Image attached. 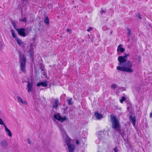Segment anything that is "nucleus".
Here are the masks:
<instances>
[{
	"instance_id": "f257e3e1",
	"label": "nucleus",
	"mask_w": 152,
	"mask_h": 152,
	"mask_svg": "<svg viewBox=\"0 0 152 152\" xmlns=\"http://www.w3.org/2000/svg\"><path fill=\"white\" fill-rule=\"evenodd\" d=\"M129 55L125 54L124 56H119L118 58L119 66L117 67L118 70L124 72L132 73L134 71L132 68V65L130 61H126V59Z\"/></svg>"
},
{
	"instance_id": "f03ea898",
	"label": "nucleus",
	"mask_w": 152,
	"mask_h": 152,
	"mask_svg": "<svg viewBox=\"0 0 152 152\" xmlns=\"http://www.w3.org/2000/svg\"><path fill=\"white\" fill-rule=\"evenodd\" d=\"M19 62L20 63V69L23 73H25V66L26 65V59L23 54L21 53L20 52H19Z\"/></svg>"
},
{
	"instance_id": "7ed1b4c3",
	"label": "nucleus",
	"mask_w": 152,
	"mask_h": 152,
	"mask_svg": "<svg viewBox=\"0 0 152 152\" xmlns=\"http://www.w3.org/2000/svg\"><path fill=\"white\" fill-rule=\"evenodd\" d=\"M111 121L112 123V128L116 130L119 132L121 131L120 127V124L118 120L117 119L115 116L113 115L110 116Z\"/></svg>"
},
{
	"instance_id": "20e7f679",
	"label": "nucleus",
	"mask_w": 152,
	"mask_h": 152,
	"mask_svg": "<svg viewBox=\"0 0 152 152\" xmlns=\"http://www.w3.org/2000/svg\"><path fill=\"white\" fill-rule=\"evenodd\" d=\"M71 139L69 137H67L64 139V141L68 146L69 152H74L75 146L73 144H71Z\"/></svg>"
},
{
	"instance_id": "39448f33",
	"label": "nucleus",
	"mask_w": 152,
	"mask_h": 152,
	"mask_svg": "<svg viewBox=\"0 0 152 152\" xmlns=\"http://www.w3.org/2000/svg\"><path fill=\"white\" fill-rule=\"evenodd\" d=\"M16 30L20 35L23 37H25L26 36V34L25 32V30L24 28H16Z\"/></svg>"
},
{
	"instance_id": "423d86ee",
	"label": "nucleus",
	"mask_w": 152,
	"mask_h": 152,
	"mask_svg": "<svg viewBox=\"0 0 152 152\" xmlns=\"http://www.w3.org/2000/svg\"><path fill=\"white\" fill-rule=\"evenodd\" d=\"M54 117L56 119L58 120V121H60L61 122H62L64 121L67 120V118L66 116H64L63 117H62L59 115V114H58V115H54Z\"/></svg>"
},
{
	"instance_id": "0eeeda50",
	"label": "nucleus",
	"mask_w": 152,
	"mask_h": 152,
	"mask_svg": "<svg viewBox=\"0 0 152 152\" xmlns=\"http://www.w3.org/2000/svg\"><path fill=\"white\" fill-rule=\"evenodd\" d=\"M27 91L30 93L32 90L33 88V84L32 82L28 81L27 84Z\"/></svg>"
},
{
	"instance_id": "6e6552de",
	"label": "nucleus",
	"mask_w": 152,
	"mask_h": 152,
	"mask_svg": "<svg viewBox=\"0 0 152 152\" xmlns=\"http://www.w3.org/2000/svg\"><path fill=\"white\" fill-rule=\"evenodd\" d=\"M59 127L60 131H61V132L62 133L63 135L64 139L65 137H68L67 135L66 134V133L65 131H64L63 128H62V126L60 125V126H59Z\"/></svg>"
},
{
	"instance_id": "1a4fd4ad",
	"label": "nucleus",
	"mask_w": 152,
	"mask_h": 152,
	"mask_svg": "<svg viewBox=\"0 0 152 152\" xmlns=\"http://www.w3.org/2000/svg\"><path fill=\"white\" fill-rule=\"evenodd\" d=\"M37 85V86H41L44 87H46L48 85L47 83V82L45 81H44L41 82L40 83H38Z\"/></svg>"
},
{
	"instance_id": "9d476101",
	"label": "nucleus",
	"mask_w": 152,
	"mask_h": 152,
	"mask_svg": "<svg viewBox=\"0 0 152 152\" xmlns=\"http://www.w3.org/2000/svg\"><path fill=\"white\" fill-rule=\"evenodd\" d=\"M94 115L98 119H100L102 117L103 115L100 113H98L97 112H96L94 113Z\"/></svg>"
},
{
	"instance_id": "9b49d317",
	"label": "nucleus",
	"mask_w": 152,
	"mask_h": 152,
	"mask_svg": "<svg viewBox=\"0 0 152 152\" xmlns=\"http://www.w3.org/2000/svg\"><path fill=\"white\" fill-rule=\"evenodd\" d=\"M122 45H119L118 47L117 51L118 52H120L121 53H123L124 51V49L121 46Z\"/></svg>"
},
{
	"instance_id": "f8f14e48",
	"label": "nucleus",
	"mask_w": 152,
	"mask_h": 152,
	"mask_svg": "<svg viewBox=\"0 0 152 152\" xmlns=\"http://www.w3.org/2000/svg\"><path fill=\"white\" fill-rule=\"evenodd\" d=\"M129 118L131 121L133 122V125L134 126L135 125L136 118L135 117H133L132 115L129 116Z\"/></svg>"
},
{
	"instance_id": "ddd939ff",
	"label": "nucleus",
	"mask_w": 152,
	"mask_h": 152,
	"mask_svg": "<svg viewBox=\"0 0 152 152\" xmlns=\"http://www.w3.org/2000/svg\"><path fill=\"white\" fill-rule=\"evenodd\" d=\"M58 99H56L54 101V104L53 106V107L54 108H56L58 106Z\"/></svg>"
},
{
	"instance_id": "4468645a",
	"label": "nucleus",
	"mask_w": 152,
	"mask_h": 152,
	"mask_svg": "<svg viewBox=\"0 0 152 152\" xmlns=\"http://www.w3.org/2000/svg\"><path fill=\"white\" fill-rule=\"evenodd\" d=\"M49 18L47 16H45L44 19V22L47 25L49 24Z\"/></svg>"
},
{
	"instance_id": "2eb2a0df",
	"label": "nucleus",
	"mask_w": 152,
	"mask_h": 152,
	"mask_svg": "<svg viewBox=\"0 0 152 152\" xmlns=\"http://www.w3.org/2000/svg\"><path fill=\"white\" fill-rule=\"evenodd\" d=\"M1 145L3 147H6L7 145V142L5 141H3L1 143Z\"/></svg>"
},
{
	"instance_id": "dca6fc26",
	"label": "nucleus",
	"mask_w": 152,
	"mask_h": 152,
	"mask_svg": "<svg viewBox=\"0 0 152 152\" xmlns=\"http://www.w3.org/2000/svg\"><path fill=\"white\" fill-rule=\"evenodd\" d=\"M11 32L12 37L15 39L17 38V37L16 36V34L14 30L13 29L11 30Z\"/></svg>"
},
{
	"instance_id": "f3484780",
	"label": "nucleus",
	"mask_w": 152,
	"mask_h": 152,
	"mask_svg": "<svg viewBox=\"0 0 152 152\" xmlns=\"http://www.w3.org/2000/svg\"><path fill=\"white\" fill-rule=\"evenodd\" d=\"M6 132L7 133L8 135L10 137H11L12 136V134L10 131V130L8 129L5 130Z\"/></svg>"
},
{
	"instance_id": "a211bd4d",
	"label": "nucleus",
	"mask_w": 152,
	"mask_h": 152,
	"mask_svg": "<svg viewBox=\"0 0 152 152\" xmlns=\"http://www.w3.org/2000/svg\"><path fill=\"white\" fill-rule=\"evenodd\" d=\"M15 39L17 41V43L19 45H20L22 43L21 40L20 39H19L18 37Z\"/></svg>"
},
{
	"instance_id": "6ab92c4d",
	"label": "nucleus",
	"mask_w": 152,
	"mask_h": 152,
	"mask_svg": "<svg viewBox=\"0 0 152 152\" xmlns=\"http://www.w3.org/2000/svg\"><path fill=\"white\" fill-rule=\"evenodd\" d=\"M128 32L127 33V35L128 37H130L131 35V30L129 28H127Z\"/></svg>"
},
{
	"instance_id": "aec40b11",
	"label": "nucleus",
	"mask_w": 152,
	"mask_h": 152,
	"mask_svg": "<svg viewBox=\"0 0 152 152\" xmlns=\"http://www.w3.org/2000/svg\"><path fill=\"white\" fill-rule=\"evenodd\" d=\"M67 102L69 105H72L73 103L72 102V98H70L69 99L67 100Z\"/></svg>"
},
{
	"instance_id": "412c9836",
	"label": "nucleus",
	"mask_w": 152,
	"mask_h": 152,
	"mask_svg": "<svg viewBox=\"0 0 152 152\" xmlns=\"http://www.w3.org/2000/svg\"><path fill=\"white\" fill-rule=\"evenodd\" d=\"M117 87L116 85L115 84H113L111 85V87L113 89Z\"/></svg>"
},
{
	"instance_id": "4be33fe9",
	"label": "nucleus",
	"mask_w": 152,
	"mask_h": 152,
	"mask_svg": "<svg viewBox=\"0 0 152 152\" xmlns=\"http://www.w3.org/2000/svg\"><path fill=\"white\" fill-rule=\"evenodd\" d=\"M125 98L123 96L122 97L121 99L120 100V102L121 103H122L125 100Z\"/></svg>"
},
{
	"instance_id": "5701e85b",
	"label": "nucleus",
	"mask_w": 152,
	"mask_h": 152,
	"mask_svg": "<svg viewBox=\"0 0 152 152\" xmlns=\"http://www.w3.org/2000/svg\"><path fill=\"white\" fill-rule=\"evenodd\" d=\"M17 98L18 101L19 102H21L22 100V99L19 96H17Z\"/></svg>"
},
{
	"instance_id": "b1692460",
	"label": "nucleus",
	"mask_w": 152,
	"mask_h": 152,
	"mask_svg": "<svg viewBox=\"0 0 152 152\" xmlns=\"http://www.w3.org/2000/svg\"><path fill=\"white\" fill-rule=\"evenodd\" d=\"M41 72H42V74L43 75H45V72L44 70H43V69L42 68V67H41Z\"/></svg>"
},
{
	"instance_id": "393cba45",
	"label": "nucleus",
	"mask_w": 152,
	"mask_h": 152,
	"mask_svg": "<svg viewBox=\"0 0 152 152\" xmlns=\"http://www.w3.org/2000/svg\"><path fill=\"white\" fill-rule=\"evenodd\" d=\"M12 25L13 26L14 28H15L16 29L17 28L16 27V25L15 23L14 22H13L12 23Z\"/></svg>"
},
{
	"instance_id": "a878e982",
	"label": "nucleus",
	"mask_w": 152,
	"mask_h": 152,
	"mask_svg": "<svg viewBox=\"0 0 152 152\" xmlns=\"http://www.w3.org/2000/svg\"><path fill=\"white\" fill-rule=\"evenodd\" d=\"M3 44L2 42L0 40V49L1 50L3 48Z\"/></svg>"
},
{
	"instance_id": "bb28decb",
	"label": "nucleus",
	"mask_w": 152,
	"mask_h": 152,
	"mask_svg": "<svg viewBox=\"0 0 152 152\" xmlns=\"http://www.w3.org/2000/svg\"><path fill=\"white\" fill-rule=\"evenodd\" d=\"M106 10L104 9H102L100 13H101L102 14L103 13H105V12Z\"/></svg>"
},
{
	"instance_id": "cd10ccee",
	"label": "nucleus",
	"mask_w": 152,
	"mask_h": 152,
	"mask_svg": "<svg viewBox=\"0 0 152 152\" xmlns=\"http://www.w3.org/2000/svg\"><path fill=\"white\" fill-rule=\"evenodd\" d=\"M21 20L23 22H26L27 21V19L26 18L24 17V18L22 19Z\"/></svg>"
},
{
	"instance_id": "c85d7f7f",
	"label": "nucleus",
	"mask_w": 152,
	"mask_h": 152,
	"mask_svg": "<svg viewBox=\"0 0 152 152\" xmlns=\"http://www.w3.org/2000/svg\"><path fill=\"white\" fill-rule=\"evenodd\" d=\"M93 28L92 27H90L87 30V31L88 32L90 31L91 30H93Z\"/></svg>"
},
{
	"instance_id": "c756f323",
	"label": "nucleus",
	"mask_w": 152,
	"mask_h": 152,
	"mask_svg": "<svg viewBox=\"0 0 152 152\" xmlns=\"http://www.w3.org/2000/svg\"><path fill=\"white\" fill-rule=\"evenodd\" d=\"M114 151L115 152H117L118 151L117 147H115L114 149Z\"/></svg>"
},
{
	"instance_id": "7c9ffc66",
	"label": "nucleus",
	"mask_w": 152,
	"mask_h": 152,
	"mask_svg": "<svg viewBox=\"0 0 152 152\" xmlns=\"http://www.w3.org/2000/svg\"><path fill=\"white\" fill-rule=\"evenodd\" d=\"M21 103H22L23 104H26L27 103V102L25 101H23V100L20 102Z\"/></svg>"
},
{
	"instance_id": "2f4dec72",
	"label": "nucleus",
	"mask_w": 152,
	"mask_h": 152,
	"mask_svg": "<svg viewBox=\"0 0 152 152\" xmlns=\"http://www.w3.org/2000/svg\"><path fill=\"white\" fill-rule=\"evenodd\" d=\"M1 125H4V126L5 128V130L8 129L4 123V124H2Z\"/></svg>"
},
{
	"instance_id": "473e14b6",
	"label": "nucleus",
	"mask_w": 152,
	"mask_h": 152,
	"mask_svg": "<svg viewBox=\"0 0 152 152\" xmlns=\"http://www.w3.org/2000/svg\"><path fill=\"white\" fill-rule=\"evenodd\" d=\"M3 124H4V122H3L2 120L0 118V124L1 125Z\"/></svg>"
},
{
	"instance_id": "72a5a7b5",
	"label": "nucleus",
	"mask_w": 152,
	"mask_h": 152,
	"mask_svg": "<svg viewBox=\"0 0 152 152\" xmlns=\"http://www.w3.org/2000/svg\"><path fill=\"white\" fill-rule=\"evenodd\" d=\"M138 18L140 19H142V17H141V15H140V13H139L138 14Z\"/></svg>"
},
{
	"instance_id": "f704fd0d",
	"label": "nucleus",
	"mask_w": 152,
	"mask_h": 152,
	"mask_svg": "<svg viewBox=\"0 0 152 152\" xmlns=\"http://www.w3.org/2000/svg\"><path fill=\"white\" fill-rule=\"evenodd\" d=\"M66 31H67L69 33H70L71 32V30L70 29H66Z\"/></svg>"
},
{
	"instance_id": "c9c22d12",
	"label": "nucleus",
	"mask_w": 152,
	"mask_h": 152,
	"mask_svg": "<svg viewBox=\"0 0 152 152\" xmlns=\"http://www.w3.org/2000/svg\"><path fill=\"white\" fill-rule=\"evenodd\" d=\"M93 40H94V38L93 37H92L90 39V41L91 42H93Z\"/></svg>"
},
{
	"instance_id": "e433bc0d",
	"label": "nucleus",
	"mask_w": 152,
	"mask_h": 152,
	"mask_svg": "<svg viewBox=\"0 0 152 152\" xmlns=\"http://www.w3.org/2000/svg\"><path fill=\"white\" fill-rule=\"evenodd\" d=\"M79 141L78 140H76V144H77V145H78L79 144Z\"/></svg>"
},
{
	"instance_id": "4c0bfd02",
	"label": "nucleus",
	"mask_w": 152,
	"mask_h": 152,
	"mask_svg": "<svg viewBox=\"0 0 152 152\" xmlns=\"http://www.w3.org/2000/svg\"><path fill=\"white\" fill-rule=\"evenodd\" d=\"M150 117L151 118L152 117V113H151L150 115Z\"/></svg>"
},
{
	"instance_id": "58836bf2",
	"label": "nucleus",
	"mask_w": 152,
	"mask_h": 152,
	"mask_svg": "<svg viewBox=\"0 0 152 152\" xmlns=\"http://www.w3.org/2000/svg\"><path fill=\"white\" fill-rule=\"evenodd\" d=\"M138 58H139V61L140 62V57H139Z\"/></svg>"
},
{
	"instance_id": "ea45409f",
	"label": "nucleus",
	"mask_w": 152,
	"mask_h": 152,
	"mask_svg": "<svg viewBox=\"0 0 152 152\" xmlns=\"http://www.w3.org/2000/svg\"><path fill=\"white\" fill-rule=\"evenodd\" d=\"M49 6H50V7H52V5L51 4H50L49 5Z\"/></svg>"
},
{
	"instance_id": "a19ab883",
	"label": "nucleus",
	"mask_w": 152,
	"mask_h": 152,
	"mask_svg": "<svg viewBox=\"0 0 152 152\" xmlns=\"http://www.w3.org/2000/svg\"><path fill=\"white\" fill-rule=\"evenodd\" d=\"M28 143H30V141H29H29H28Z\"/></svg>"
},
{
	"instance_id": "79ce46f5",
	"label": "nucleus",
	"mask_w": 152,
	"mask_h": 152,
	"mask_svg": "<svg viewBox=\"0 0 152 152\" xmlns=\"http://www.w3.org/2000/svg\"><path fill=\"white\" fill-rule=\"evenodd\" d=\"M88 36L89 37H90V35H88Z\"/></svg>"
}]
</instances>
